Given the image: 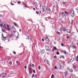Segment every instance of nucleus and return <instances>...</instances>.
<instances>
[{
    "mask_svg": "<svg viewBox=\"0 0 78 78\" xmlns=\"http://www.w3.org/2000/svg\"><path fill=\"white\" fill-rule=\"evenodd\" d=\"M67 39H68L69 38V36H67L66 37Z\"/></svg>",
    "mask_w": 78,
    "mask_h": 78,
    "instance_id": "40",
    "label": "nucleus"
},
{
    "mask_svg": "<svg viewBox=\"0 0 78 78\" xmlns=\"http://www.w3.org/2000/svg\"><path fill=\"white\" fill-rule=\"evenodd\" d=\"M37 77V74H36L35 76V78H36Z\"/></svg>",
    "mask_w": 78,
    "mask_h": 78,
    "instance_id": "45",
    "label": "nucleus"
},
{
    "mask_svg": "<svg viewBox=\"0 0 78 78\" xmlns=\"http://www.w3.org/2000/svg\"><path fill=\"white\" fill-rule=\"evenodd\" d=\"M71 16L72 17H74L75 16V14H74V12H71Z\"/></svg>",
    "mask_w": 78,
    "mask_h": 78,
    "instance_id": "7",
    "label": "nucleus"
},
{
    "mask_svg": "<svg viewBox=\"0 0 78 78\" xmlns=\"http://www.w3.org/2000/svg\"><path fill=\"white\" fill-rule=\"evenodd\" d=\"M12 62H10L9 63V64H10V65H12Z\"/></svg>",
    "mask_w": 78,
    "mask_h": 78,
    "instance_id": "32",
    "label": "nucleus"
},
{
    "mask_svg": "<svg viewBox=\"0 0 78 78\" xmlns=\"http://www.w3.org/2000/svg\"><path fill=\"white\" fill-rule=\"evenodd\" d=\"M67 73H66V75H67Z\"/></svg>",
    "mask_w": 78,
    "mask_h": 78,
    "instance_id": "64",
    "label": "nucleus"
},
{
    "mask_svg": "<svg viewBox=\"0 0 78 78\" xmlns=\"http://www.w3.org/2000/svg\"><path fill=\"white\" fill-rule=\"evenodd\" d=\"M71 35H73V36H75V32H73V33H72L71 34Z\"/></svg>",
    "mask_w": 78,
    "mask_h": 78,
    "instance_id": "22",
    "label": "nucleus"
},
{
    "mask_svg": "<svg viewBox=\"0 0 78 78\" xmlns=\"http://www.w3.org/2000/svg\"><path fill=\"white\" fill-rule=\"evenodd\" d=\"M43 10V12H45L47 11V7L44 6L43 8H42Z\"/></svg>",
    "mask_w": 78,
    "mask_h": 78,
    "instance_id": "1",
    "label": "nucleus"
},
{
    "mask_svg": "<svg viewBox=\"0 0 78 78\" xmlns=\"http://www.w3.org/2000/svg\"><path fill=\"white\" fill-rule=\"evenodd\" d=\"M2 15H0V17H2Z\"/></svg>",
    "mask_w": 78,
    "mask_h": 78,
    "instance_id": "56",
    "label": "nucleus"
},
{
    "mask_svg": "<svg viewBox=\"0 0 78 78\" xmlns=\"http://www.w3.org/2000/svg\"><path fill=\"white\" fill-rule=\"evenodd\" d=\"M57 55H59V53H57Z\"/></svg>",
    "mask_w": 78,
    "mask_h": 78,
    "instance_id": "55",
    "label": "nucleus"
},
{
    "mask_svg": "<svg viewBox=\"0 0 78 78\" xmlns=\"http://www.w3.org/2000/svg\"><path fill=\"white\" fill-rule=\"evenodd\" d=\"M0 26L1 27H3V25H2V24H1L0 25Z\"/></svg>",
    "mask_w": 78,
    "mask_h": 78,
    "instance_id": "41",
    "label": "nucleus"
},
{
    "mask_svg": "<svg viewBox=\"0 0 78 78\" xmlns=\"http://www.w3.org/2000/svg\"><path fill=\"white\" fill-rule=\"evenodd\" d=\"M54 69L55 70H57V67L56 66H55L54 67Z\"/></svg>",
    "mask_w": 78,
    "mask_h": 78,
    "instance_id": "28",
    "label": "nucleus"
},
{
    "mask_svg": "<svg viewBox=\"0 0 78 78\" xmlns=\"http://www.w3.org/2000/svg\"><path fill=\"white\" fill-rule=\"evenodd\" d=\"M28 39H29L28 40H29V42H30V41H31V39L30 38V37H28Z\"/></svg>",
    "mask_w": 78,
    "mask_h": 78,
    "instance_id": "29",
    "label": "nucleus"
},
{
    "mask_svg": "<svg viewBox=\"0 0 78 78\" xmlns=\"http://www.w3.org/2000/svg\"><path fill=\"white\" fill-rule=\"evenodd\" d=\"M47 63L49 65H50V64H49V63H48L47 62Z\"/></svg>",
    "mask_w": 78,
    "mask_h": 78,
    "instance_id": "59",
    "label": "nucleus"
},
{
    "mask_svg": "<svg viewBox=\"0 0 78 78\" xmlns=\"http://www.w3.org/2000/svg\"><path fill=\"white\" fill-rule=\"evenodd\" d=\"M3 28H7V25H5V24H4V25H3V26H2Z\"/></svg>",
    "mask_w": 78,
    "mask_h": 78,
    "instance_id": "10",
    "label": "nucleus"
},
{
    "mask_svg": "<svg viewBox=\"0 0 78 78\" xmlns=\"http://www.w3.org/2000/svg\"><path fill=\"white\" fill-rule=\"evenodd\" d=\"M76 44H77V45H78V42H77Z\"/></svg>",
    "mask_w": 78,
    "mask_h": 78,
    "instance_id": "61",
    "label": "nucleus"
},
{
    "mask_svg": "<svg viewBox=\"0 0 78 78\" xmlns=\"http://www.w3.org/2000/svg\"><path fill=\"white\" fill-rule=\"evenodd\" d=\"M63 3L64 5V4H65V3H65V2H63Z\"/></svg>",
    "mask_w": 78,
    "mask_h": 78,
    "instance_id": "50",
    "label": "nucleus"
},
{
    "mask_svg": "<svg viewBox=\"0 0 78 78\" xmlns=\"http://www.w3.org/2000/svg\"><path fill=\"white\" fill-rule=\"evenodd\" d=\"M54 50H55L54 49H53L52 51H54Z\"/></svg>",
    "mask_w": 78,
    "mask_h": 78,
    "instance_id": "53",
    "label": "nucleus"
},
{
    "mask_svg": "<svg viewBox=\"0 0 78 78\" xmlns=\"http://www.w3.org/2000/svg\"><path fill=\"white\" fill-rule=\"evenodd\" d=\"M68 69L71 72H73V70L72 69H69V68H68Z\"/></svg>",
    "mask_w": 78,
    "mask_h": 78,
    "instance_id": "15",
    "label": "nucleus"
},
{
    "mask_svg": "<svg viewBox=\"0 0 78 78\" xmlns=\"http://www.w3.org/2000/svg\"><path fill=\"white\" fill-rule=\"evenodd\" d=\"M45 40L46 42H49L50 40H49V39L48 38V37L47 36H46V37L45 38Z\"/></svg>",
    "mask_w": 78,
    "mask_h": 78,
    "instance_id": "6",
    "label": "nucleus"
},
{
    "mask_svg": "<svg viewBox=\"0 0 78 78\" xmlns=\"http://www.w3.org/2000/svg\"><path fill=\"white\" fill-rule=\"evenodd\" d=\"M61 20H62V19L61 18L59 20H60V21H61Z\"/></svg>",
    "mask_w": 78,
    "mask_h": 78,
    "instance_id": "49",
    "label": "nucleus"
},
{
    "mask_svg": "<svg viewBox=\"0 0 78 78\" xmlns=\"http://www.w3.org/2000/svg\"><path fill=\"white\" fill-rule=\"evenodd\" d=\"M45 48L46 49V51H50V48L49 47H48V46H46Z\"/></svg>",
    "mask_w": 78,
    "mask_h": 78,
    "instance_id": "3",
    "label": "nucleus"
},
{
    "mask_svg": "<svg viewBox=\"0 0 78 78\" xmlns=\"http://www.w3.org/2000/svg\"><path fill=\"white\" fill-rule=\"evenodd\" d=\"M18 3L19 4H20V3H21V2H18Z\"/></svg>",
    "mask_w": 78,
    "mask_h": 78,
    "instance_id": "38",
    "label": "nucleus"
},
{
    "mask_svg": "<svg viewBox=\"0 0 78 78\" xmlns=\"http://www.w3.org/2000/svg\"><path fill=\"white\" fill-rule=\"evenodd\" d=\"M34 66V65L33 64H30L29 65V67H33Z\"/></svg>",
    "mask_w": 78,
    "mask_h": 78,
    "instance_id": "8",
    "label": "nucleus"
},
{
    "mask_svg": "<svg viewBox=\"0 0 78 78\" xmlns=\"http://www.w3.org/2000/svg\"><path fill=\"white\" fill-rule=\"evenodd\" d=\"M70 61L71 62H73V61H74V58H71Z\"/></svg>",
    "mask_w": 78,
    "mask_h": 78,
    "instance_id": "17",
    "label": "nucleus"
},
{
    "mask_svg": "<svg viewBox=\"0 0 78 78\" xmlns=\"http://www.w3.org/2000/svg\"><path fill=\"white\" fill-rule=\"evenodd\" d=\"M16 62V64L17 65V66H20V63L19 62L17 61Z\"/></svg>",
    "mask_w": 78,
    "mask_h": 78,
    "instance_id": "11",
    "label": "nucleus"
},
{
    "mask_svg": "<svg viewBox=\"0 0 78 78\" xmlns=\"http://www.w3.org/2000/svg\"><path fill=\"white\" fill-rule=\"evenodd\" d=\"M67 31H68V33H70V29L67 30Z\"/></svg>",
    "mask_w": 78,
    "mask_h": 78,
    "instance_id": "21",
    "label": "nucleus"
},
{
    "mask_svg": "<svg viewBox=\"0 0 78 78\" xmlns=\"http://www.w3.org/2000/svg\"><path fill=\"white\" fill-rule=\"evenodd\" d=\"M13 53L14 54V55L16 54V52H13Z\"/></svg>",
    "mask_w": 78,
    "mask_h": 78,
    "instance_id": "47",
    "label": "nucleus"
},
{
    "mask_svg": "<svg viewBox=\"0 0 78 78\" xmlns=\"http://www.w3.org/2000/svg\"><path fill=\"white\" fill-rule=\"evenodd\" d=\"M62 16V17H64V16H65V13L64 12H62V13L61 14Z\"/></svg>",
    "mask_w": 78,
    "mask_h": 78,
    "instance_id": "14",
    "label": "nucleus"
},
{
    "mask_svg": "<svg viewBox=\"0 0 78 78\" xmlns=\"http://www.w3.org/2000/svg\"><path fill=\"white\" fill-rule=\"evenodd\" d=\"M13 33H16V31H14Z\"/></svg>",
    "mask_w": 78,
    "mask_h": 78,
    "instance_id": "58",
    "label": "nucleus"
},
{
    "mask_svg": "<svg viewBox=\"0 0 78 78\" xmlns=\"http://www.w3.org/2000/svg\"><path fill=\"white\" fill-rule=\"evenodd\" d=\"M27 66L24 67V68H25V69H27Z\"/></svg>",
    "mask_w": 78,
    "mask_h": 78,
    "instance_id": "46",
    "label": "nucleus"
},
{
    "mask_svg": "<svg viewBox=\"0 0 78 78\" xmlns=\"http://www.w3.org/2000/svg\"><path fill=\"white\" fill-rule=\"evenodd\" d=\"M61 45L62 46H64V44L63 43H62Z\"/></svg>",
    "mask_w": 78,
    "mask_h": 78,
    "instance_id": "44",
    "label": "nucleus"
},
{
    "mask_svg": "<svg viewBox=\"0 0 78 78\" xmlns=\"http://www.w3.org/2000/svg\"><path fill=\"white\" fill-rule=\"evenodd\" d=\"M69 23H70V24H72V21H69Z\"/></svg>",
    "mask_w": 78,
    "mask_h": 78,
    "instance_id": "33",
    "label": "nucleus"
},
{
    "mask_svg": "<svg viewBox=\"0 0 78 78\" xmlns=\"http://www.w3.org/2000/svg\"><path fill=\"white\" fill-rule=\"evenodd\" d=\"M76 62H78V55L76 57Z\"/></svg>",
    "mask_w": 78,
    "mask_h": 78,
    "instance_id": "23",
    "label": "nucleus"
},
{
    "mask_svg": "<svg viewBox=\"0 0 78 78\" xmlns=\"http://www.w3.org/2000/svg\"><path fill=\"white\" fill-rule=\"evenodd\" d=\"M64 66H60V69H64Z\"/></svg>",
    "mask_w": 78,
    "mask_h": 78,
    "instance_id": "18",
    "label": "nucleus"
},
{
    "mask_svg": "<svg viewBox=\"0 0 78 78\" xmlns=\"http://www.w3.org/2000/svg\"><path fill=\"white\" fill-rule=\"evenodd\" d=\"M78 8H76V10H78Z\"/></svg>",
    "mask_w": 78,
    "mask_h": 78,
    "instance_id": "60",
    "label": "nucleus"
},
{
    "mask_svg": "<svg viewBox=\"0 0 78 78\" xmlns=\"http://www.w3.org/2000/svg\"><path fill=\"white\" fill-rule=\"evenodd\" d=\"M53 49H54V50H56V47H54Z\"/></svg>",
    "mask_w": 78,
    "mask_h": 78,
    "instance_id": "26",
    "label": "nucleus"
},
{
    "mask_svg": "<svg viewBox=\"0 0 78 78\" xmlns=\"http://www.w3.org/2000/svg\"><path fill=\"white\" fill-rule=\"evenodd\" d=\"M76 68V66H74L73 67V69H75Z\"/></svg>",
    "mask_w": 78,
    "mask_h": 78,
    "instance_id": "35",
    "label": "nucleus"
},
{
    "mask_svg": "<svg viewBox=\"0 0 78 78\" xmlns=\"http://www.w3.org/2000/svg\"><path fill=\"white\" fill-rule=\"evenodd\" d=\"M73 48H76V47H75V46H73Z\"/></svg>",
    "mask_w": 78,
    "mask_h": 78,
    "instance_id": "37",
    "label": "nucleus"
},
{
    "mask_svg": "<svg viewBox=\"0 0 78 78\" xmlns=\"http://www.w3.org/2000/svg\"><path fill=\"white\" fill-rule=\"evenodd\" d=\"M34 74H33L32 76V78H34Z\"/></svg>",
    "mask_w": 78,
    "mask_h": 78,
    "instance_id": "31",
    "label": "nucleus"
},
{
    "mask_svg": "<svg viewBox=\"0 0 78 78\" xmlns=\"http://www.w3.org/2000/svg\"><path fill=\"white\" fill-rule=\"evenodd\" d=\"M36 14H39V12H38V11H36Z\"/></svg>",
    "mask_w": 78,
    "mask_h": 78,
    "instance_id": "36",
    "label": "nucleus"
},
{
    "mask_svg": "<svg viewBox=\"0 0 78 78\" xmlns=\"http://www.w3.org/2000/svg\"><path fill=\"white\" fill-rule=\"evenodd\" d=\"M33 9L34 10H36V9H35V8H33Z\"/></svg>",
    "mask_w": 78,
    "mask_h": 78,
    "instance_id": "51",
    "label": "nucleus"
},
{
    "mask_svg": "<svg viewBox=\"0 0 78 78\" xmlns=\"http://www.w3.org/2000/svg\"><path fill=\"white\" fill-rule=\"evenodd\" d=\"M57 34H60V33L58 31L57 32Z\"/></svg>",
    "mask_w": 78,
    "mask_h": 78,
    "instance_id": "39",
    "label": "nucleus"
},
{
    "mask_svg": "<svg viewBox=\"0 0 78 78\" xmlns=\"http://www.w3.org/2000/svg\"><path fill=\"white\" fill-rule=\"evenodd\" d=\"M48 10H49L50 11H51V9H48Z\"/></svg>",
    "mask_w": 78,
    "mask_h": 78,
    "instance_id": "54",
    "label": "nucleus"
},
{
    "mask_svg": "<svg viewBox=\"0 0 78 78\" xmlns=\"http://www.w3.org/2000/svg\"><path fill=\"white\" fill-rule=\"evenodd\" d=\"M41 52L42 54H44V53L45 52V50L43 49L41 50Z\"/></svg>",
    "mask_w": 78,
    "mask_h": 78,
    "instance_id": "9",
    "label": "nucleus"
},
{
    "mask_svg": "<svg viewBox=\"0 0 78 78\" xmlns=\"http://www.w3.org/2000/svg\"><path fill=\"white\" fill-rule=\"evenodd\" d=\"M73 44H71L69 45V47L70 48H72V47H73Z\"/></svg>",
    "mask_w": 78,
    "mask_h": 78,
    "instance_id": "16",
    "label": "nucleus"
},
{
    "mask_svg": "<svg viewBox=\"0 0 78 78\" xmlns=\"http://www.w3.org/2000/svg\"><path fill=\"white\" fill-rule=\"evenodd\" d=\"M7 75V74H6V73H4L1 76V77L2 78H3L4 77L6 78V77Z\"/></svg>",
    "mask_w": 78,
    "mask_h": 78,
    "instance_id": "2",
    "label": "nucleus"
},
{
    "mask_svg": "<svg viewBox=\"0 0 78 78\" xmlns=\"http://www.w3.org/2000/svg\"><path fill=\"white\" fill-rule=\"evenodd\" d=\"M11 4L12 5H14V4L12 3H11Z\"/></svg>",
    "mask_w": 78,
    "mask_h": 78,
    "instance_id": "52",
    "label": "nucleus"
},
{
    "mask_svg": "<svg viewBox=\"0 0 78 78\" xmlns=\"http://www.w3.org/2000/svg\"><path fill=\"white\" fill-rule=\"evenodd\" d=\"M38 69H39V66H38Z\"/></svg>",
    "mask_w": 78,
    "mask_h": 78,
    "instance_id": "63",
    "label": "nucleus"
},
{
    "mask_svg": "<svg viewBox=\"0 0 78 78\" xmlns=\"http://www.w3.org/2000/svg\"><path fill=\"white\" fill-rule=\"evenodd\" d=\"M34 5L36 6V7H38V5H37V2H35L34 4Z\"/></svg>",
    "mask_w": 78,
    "mask_h": 78,
    "instance_id": "13",
    "label": "nucleus"
},
{
    "mask_svg": "<svg viewBox=\"0 0 78 78\" xmlns=\"http://www.w3.org/2000/svg\"><path fill=\"white\" fill-rule=\"evenodd\" d=\"M30 72H32V71L31 70H30Z\"/></svg>",
    "mask_w": 78,
    "mask_h": 78,
    "instance_id": "57",
    "label": "nucleus"
},
{
    "mask_svg": "<svg viewBox=\"0 0 78 78\" xmlns=\"http://www.w3.org/2000/svg\"><path fill=\"white\" fill-rule=\"evenodd\" d=\"M2 31H3V32H4V33H5V30H4V29H2Z\"/></svg>",
    "mask_w": 78,
    "mask_h": 78,
    "instance_id": "25",
    "label": "nucleus"
},
{
    "mask_svg": "<svg viewBox=\"0 0 78 78\" xmlns=\"http://www.w3.org/2000/svg\"><path fill=\"white\" fill-rule=\"evenodd\" d=\"M60 31H66V28L62 27L60 28Z\"/></svg>",
    "mask_w": 78,
    "mask_h": 78,
    "instance_id": "5",
    "label": "nucleus"
},
{
    "mask_svg": "<svg viewBox=\"0 0 78 78\" xmlns=\"http://www.w3.org/2000/svg\"><path fill=\"white\" fill-rule=\"evenodd\" d=\"M64 53H65V54H66V53H67V52H66V51H64Z\"/></svg>",
    "mask_w": 78,
    "mask_h": 78,
    "instance_id": "30",
    "label": "nucleus"
},
{
    "mask_svg": "<svg viewBox=\"0 0 78 78\" xmlns=\"http://www.w3.org/2000/svg\"><path fill=\"white\" fill-rule=\"evenodd\" d=\"M7 28L9 30H11V26L10 25H7Z\"/></svg>",
    "mask_w": 78,
    "mask_h": 78,
    "instance_id": "4",
    "label": "nucleus"
},
{
    "mask_svg": "<svg viewBox=\"0 0 78 78\" xmlns=\"http://www.w3.org/2000/svg\"><path fill=\"white\" fill-rule=\"evenodd\" d=\"M61 58H63V59H64V56H62L61 57Z\"/></svg>",
    "mask_w": 78,
    "mask_h": 78,
    "instance_id": "34",
    "label": "nucleus"
},
{
    "mask_svg": "<svg viewBox=\"0 0 78 78\" xmlns=\"http://www.w3.org/2000/svg\"><path fill=\"white\" fill-rule=\"evenodd\" d=\"M42 41H43V42H44V39L43 38L42 39Z\"/></svg>",
    "mask_w": 78,
    "mask_h": 78,
    "instance_id": "43",
    "label": "nucleus"
},
{
    "mask_svg": "<svg viewBox=\"0 0 78 78\" xmlns=\"http://www.w3.org/2000/svg\"><path fill=\"white\" fill-rule=\"evenodd\" d=\"M21 31H22V30H21V29H20L19 31H20V32H21Z\"/></svg>",
    "mask_w": 78,
    "mask_h": 78,
    "instance_id": "48",
    "label": "nucleus"
},
{
    "mask_svg": "<svg viewBox=\"0 0 78 78\" xmlns=\"http://www.w3.org/2000/svg\"><path fill=\"white\" fill-rule=\"evenodd\" d=\"M6 39V38H9V37H10V36L9 35H7L6 37H5Z\"/></svg>",
    "mask_w": 78,
    "mask_h": 78,
    "instance_id": "24",
    "label": "nucleus"
},
{
    "mask_svg": "<svg viewBox=\"0 0 78 78\" xmlns=\"http://www.w3.org/2000/svg\"><path fill=\"white\" fill-rule=\"evenodd\" d=\"M14 25H15V26H16V27H18V26L17 25V24L16 23H14Z\"/></svg>",
    "mask_w": 78,
    "mask_h": 78,
    "instance_id": "19",
    "label": "nucleus"
},
{
    "mask_svg": "<svg viewBox=\"0 0 78 78\" xmlns=\"http://www.w3.org/2000/svg\"><path fill=\"white\" fill-rule=\"evenodd\" d=\"M54 58H56V56H54Z\"/></svg>",
    "mask_w": 78,
    "mask_h": 78,
    "instance_id": "62",
    "label": "nucleus"
},
{
    "mask_svg": "<svg viewBox=\"0 0 78 78\" xmlns=\"http://www.w3.org/2000/svg\"><path fill=\"white\" fill-rule=\"evenodd\" d=\"M65 14H66L67 15H68L69 14V13L67 12V11H65Z\"/></svg>",
    "mask_w": 78,
    "mask_h": 78,
    "instance_id": "27",
    "label": "nucleus"
},
{
    "mask_svg": "<svg viewBox=\"0 0 78 78\" xmlns=\"http://www.w3.org/2000/svg\"><path fill=\"white\" fill-rule=\"evenodd\" d=\"M2 40H4V41H5V40H6V37H4V36H3L2 37Z\"/></svg>",
    "mask_w": 78,
    "mask_h": 78,
    "instance_id": "12",
    "label": "nucleus"
},
{
    "mask_svg": "<svg viewBox=\"0 0 78 78\" xmlns=\"http://www.w3.org/2000/svg\"><path fill=\"white\" fill-rule=\"evenodd\" d=\"M33 72H34V73H36V72L35 71V70H33Z\"/></svg>",
    "mask_w": 78,
    "mask_h": 78,
    "instance_id": "42",
    "label": "nucleus"
},
{
    "mask_svg": "<svg viewBox=\"0 0 78 78\" xmlns=\"http://www.w3.org/2000/svg\"><path fill=\"white\" fill-rule=\"evenodd\" d=\"M51 78H55V75L52 74L51 76Z\"/></svg>",
    "mask_w": 78,
    "mask_h": 78,
    "instance_id": "20",
    "label": "nucleus"
}]
</instances>
